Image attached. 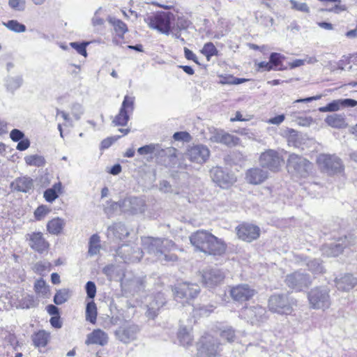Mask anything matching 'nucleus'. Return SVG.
<instances>
[{
  "label": "nucleus",
  "mask_w": 357,
  "mask_h": 357,
  "mask_svg": "<svg viewBox=\"0 0 357 357\" xmlns=\"http://www.w3.org/2000/svg\"><path fill=\"white\" fill-rule=\"evenodd\" d=\"M190 243L196 250L209 255H222L226 250V244L206 230H198L190 236Z\"/></svg>",
  "instance_id": "nucleus-1"
},
{
  "label": "nucleus",
  "mask_w": 357,
  "mask_h": 357,
  "mask_svg": "<svg viewBox=\"0 0 357 357\" xmlns=\"http://www.w3.org/2000/svg\"><path fill=\"white\" fill-rule=\"evenodd\" d=\"M142 241L143 249L158 259L163 257L165 252H170L176 248V244L167 238L148 236L142 238Z\"/></svg>",
  "instance_id": "nucleus-2"
},
{
  "label": "nucleus",
  "mask_w": 357,
  "mask_h": 357,
  "mask_svg": "<svg viewBox=\"0 0 357 357\" xmlns=\"http://www.w3.org/2000/svg\"><path fill=\"white\" fill-rule=\"evenodd\" d=\"M317 163L322 172L330 176L341 174L344 170L342 159L335 154L321 153L317 158Z\"/></svg>",
  "instance_id": "nucleus-3"
},
{
  "label": "nucleus",
  "mask_w": 357,
  "mask_h": 357,
  "mask_svg": "<svg viewBox=\"0 0 357 357\" xmlns=\"http://www.w3.org/2000/svg\"><path fill=\"white\" fill-rule=\"evenodd\" d=\"M287 169L292 175L301 177H307L312 169V164L301 155L291 153L287 159Z\"/></svg>",
  "instance_id": "nucleus-4"
},
{
  "label": "nucleus",
  "mask_w": 357,
  "mask_h": 357,
  "mask_svg": "<svg viewBox=\"0 0 357 357\" xmlns=\"http://www.w3.org/2000/svg\"><path fill=\"white\" fill-rule=\"evenodd\" d=\"M294 302L287 294H274L268 299L269 310L280 314H290Z\"/></svg>",
  "instance_id": "nucleus-5"
},
{
  "label": "nucleus",
  "mask_w": 357,
  "mask_h": 357,
  "mask_svg": "<svg viewBox=\"0 0 357 357\" xmlns=\"http://www.w3.org/2000/svg\"><path fill=\"white\" fill-rule=\"evenodd\" d=\"M310 307L314 309H328L331 305L329 291L326 288L316 287L308 292Z\"/></svg>",
  "instance_id": "nucleus-6"
},
{
  "label": "nucleus",
  "mask_w": 357,
  "mask_h": 357,
  "mask_svg": "<svg viewBox=\"0 0 357 357\" xmlns=\"http://www.w3.org/2000/svg\"><path fill=\"white\" fill-rule=\"evenodd\" d=\"M356 243L353 235L349 234L338 238L335 242L322 246L321 251L328 257H336L341 254L344 248L351 246Z\"/></svg>",
  "instance_id": "nucleus-7"
},
{
  "label": "nucleus",
  "mask_w": 357,
  "mask_h": 357,
  "mask_svg": "<svg viewBox=\"0 0 357 357\" xmlns=\"http://www.w3.org/2000/svg\"><path fill=\"white\" fill-rule=\"evenodd\" d=\"M198 347L197 357H215L220 351V343L217 338L206 335L201 338Z\"/></svg>",
  "instance_id": "nucleus-8"
},
{
  "label": "nucleus",
  "mask_w": 357,
  "mask_h": 357,
  "mask_svg": "<svg viewBox=\"0 0 357 357\" xmlns=\"http://www.w3.org/2000/svg\"><path fill=\"white\" fill-rule=\"evenodd\" d=\"M241 317L252 325H260L268 319L266 309L260 305H255L243 308Z\"/></svg>",
  "instance_id": "nucleus-9"
},
{
  "label": "nucleus",
  "mask_w": 357,
  "mask_h": 357,
  "mask_svg": "<svg viewBox=\"0 0 357 357\" xmlns=\"http://www.w3.org/2000/svg\"><path fill=\"white\" fill-rule=\"evenodd\" d=\"M139 331L138 325L132 322H125L115 331V335L121 342L128 344L137 339Z\"/></svg>",
  "instance_id": "nucleus-10"
},
{
  "label": "nucleus",
  "mask_w": 357,
  "mask_h": 357,
  "mask_svg": "<svg viewBox=\"0 0 357 357\" xmlns=\"http://www.w3.org/2000/svg\"><path fill=\"white\" fill-rule=\"evenodd\" d=\"M172 291L176 299L190 300L197 296L200 292V288L196 283L185 282L175 285Z\"/></svg>",
  "instance_id": "nucleus-11"
},
{
  "label": "nucleus",
  "mask_w": 357,
  "mask_h": 357,
  "mask_svg": "<svg viewBox=\"0 0 357 357\" xmlns=\"http://www.w3.org/2000/svg\"><path fill=\"white\" fill-rule=\"evenodd\" d=\"M135 98L126 96L122 102L119 114L112 121L114 126H124L127 124L130 117L129 114L132 113L134 109Z\"/></svg>",
  "instance_id": "nucleus-12"
},
{
  "label": "nucleus",
  "mask_w": 357,
  "mask_h": 357,
  "mask_svg": "<svg viewBox=\"0 0 357 357\" xmlns=\"http://www.w3.org/2000/svg\"><path fill=\"white\" fill-rule=\"evenodd\" d=\"M144 207L145 202L144 199L136 197H126L119 202V208L126 213H141L144 211Z\"/></svg>",
  "instance_id": "nucleus-13"
},
{
  "label": "nucleus",
  "mask_w": 357,
  "mask_h": 357,
  "mask_svg": "<svg viewBox=\"0 0 357 357\" xmlns=\"http://www.w3.org/2000/svg\"><path fill=\"white\" fill-rule=\"evenodd\" d=\"M256 294V290L247 284L234 286L229 291L231 298L238 303L250 300Z\"/></svg>",
  "instance_id": "nucleus-14"
},
{
  "label": "nucleus",
  "mask_w": 357,
  "mask_h": 357,
  "mask_svg": "<svg viewBox=\"0 0 357 357\" xmlns=\"http://www.w3.org/2000/svg\"><path fill=\"white\" fill-rule=\"evenodd\" d=\"M285 282L289 287L301 291L303 288L307 287L311 284V280L308 275L296 271L287 275Z\"/></svg>",
  "instance_id": "nucleus-15"
},
{
  "label": "nucleus",
  "mask_w": 357,
  "mask_h": 357,
  "mask_svg": "<svg viewBox=\"0 0 357 357\" xmlns=\"http://www.w3.org/2000/svg\"><path fill=\"white\" fill-rule=\"evenodd\" d=\"M210 156V151L203 144L194 145L189 147L186 152V157L192 162L203 164Z\"/></svg>",
  "instance_id": "nucleus-16"
},
{
  "label": "nucleus",
  "mask_w": 357,
  "mask_h": 357,
  "mask_svg": "<svg viewBox=\"0 0 357 357\" xmlns=\"http://www.w3.org/2000/svg\"><path fill=\"white\" fill-rule=\"evenodd\" d=\"M282 159L278 153L273 149H268L262 153L259 157V163L261 167L276 172L279 169Z\"/></svg>",
  "instance_id": "nucleus-17"
},
{
  "label": "nucleus",
  "mask_w": 357,
  "mask_h": 357,
  "mask_svg": "<svg viewBox=\"0 0 357 357\" xmlns=\"http://www.w3.org/2000/svg\"><path fill=\"white\" fill-rule=\"evenodd\" d=\"M158 151H155V158L158 162L165 165V167H172L176 163V153L177 149L172 147L162 148V145L160 144Z\"/></svg>",
  "instance_id": "nucleus-18"
},
{
  "label": "nucleus",
  "mask_w": 357,
  "mask_h": 357,
  "mask_svg": "<svg viewBox=\"0 0 357 357\" xmlns=\"http://www.w3.org/2000/svg\"><path fill=\"white\" fill-rule=\"evenodd\" d=\"M224 278V273L218 268H207L202 273V282L208 287L220 284Z\"/></svg>",
  "instance_id": "nucleus-19"
},
{
  "label": "nucleus",
  "mask_w": 357,
  "mask_h": 357,
  "mask_svg": "<svg viewBox=\"0 0 357 357\" xmlns=\"http://www.w3.org/2000/svg\"><path fill=\"white\" fill-rule=\"evenodd\" d=\"M238 237L246 242H252L260 236V228L252 224H242L237 228Z\"/></svg>",
  "instance_id": "nucleus-20"
},
{
  "label": "nucleus",
  "mask_w": 357,
  "mask_h": 357,
  "mask_svg": "<svg viewBox=\"0 0 357 357\" xmlns=\"http://www.w3.org/2000/svg\"><path fill=\"white\" fill-rule=\"evenodd\" d=\"M149 26L157 29L162 33L168 34L170 30V19L168 14L162 13L153 17H149Z\"/></svg>",
  "instance_id": "nucleus-21"
},
{
  "label": "nucleus",
  "mask_w": 357,
  "mask_h": 357,
  "mask_svg": "<svg viewBox=\"0 0 357 357\" xmlns=\"http://www.w3.org/2000/svg\"><path fill=\"white\" fill-rule=\"evenodd\" d=\"M210 172L212 180L221 188H227L234 182L233 175L225 172L221 167H213Z\"/></svg>",
  "instance_id": "nucleus-22"
},
{
  "label": "nucleus",
  "mask_w": 357,
  "mask_h": 357,
  "mask_svg": "<svg viewBox=\"0 0 357 357\" xmlns=\"http://www.w3.org/2000/svg\"><path fill=\"white\" fill-rule=\"evenodd\" d=\"M26 239L29 242L30 248L39 253L46 251L50 245L41 232L28 234L26 236Z\"/></svg>",
  "instance_id": "nucleus-23"
},
{
  "label": "nucleus",
  "mask_w": 357,
  "mask_h": 357,
  "mask_svg": "<svg viewBox=\"0 0 357 357\" xmlns=\"http://www.w3.org/2000/svg\"><path fill=\"white\" fill-rule=\"evenodd\" d=\"M211 141L215 143H220L228 147H234L240 144V139L225 131L216 130L211 137Z\"/></svg>",
  "instance_id": "nucleus-24"
},
{
  "label": "nucleus",
  "mask_w": 357,
  "mask_h": 357,
  "mask_svg": "<svg viewBox=\"0 0 357 357\" xmlns=\"http://www.w3.org/2000/svg\"><path fill=\"white\" fill-rule=\"evenodd\" d=\"M118 254L121 255V257L128 262H137L143 257V251L139 248H132L128 245H121L118 250Z\"/></svg>",
  "instance_id": "nucleus-25"
},
{
  "label": "nucleus",
  "mask_w": 357,
  "mask_h": 357,
  "mask_svg": "<svg viewBox=\"0 0 357 357\" xmlns=\"http://www.w3.org/2000/svg\"><path fill=\"white\" fill-rule=\"evenodd\" d=\"M267 178L268 172L259 167L250 168L245 173V180L252 185H259Z\"/></svg>",
  "instance_id": "nucleus-26"
},
{
  "label": "nucleus",
  "mask_w": 357,
  "mask_h": 357,
  "mask_svg": "<svg viewBox=\"0 0 357 357\" xmlns=\"http://www.w3.org/2000/svg\"><path fill=\"white\" fill-rule=\"evenodd\" d=\"M165 298L163 294L158 293L147 305L146 317L154 319L158 314L160 309L165 305Z\"/></svg>",
  "instance_id": "nucleus-27"
},
{
  "label": "nucleus",
  "mask_w": 357,
  "mask_h": 357,
  "mask_svg": "<svg viewBox=\"0 0 357 357\" xmlns=\"http://www.w3.org/2000/svg\"><path fill=\"white\" fill-rule=\"evenodd\" d=\"M109 340L108 335L101 329H95L89 333L85 340L86 345L99 344L105 346L107 344Z\"/></svg>",
  "instance_id": "nucleus-28"
},
{
  "label": "nucleus",
  "mask_w": 357,
  "mask_h": 357,
  "mask_svg": "<svg viewBox=\"0 0 357 357\" xmlns=\"http://www.w3.org/2000/svg\"><path fill=\"white\" fill-rule=\"evenodd\" d=\"M335 284L339 290L347 291L357 284V278L351 274H345L340 279H335Z\"/></svg>",
  "instance_id": "nucleus-29"
},
{
  "label": "nucleus",
  "mask_w": 357,
  "mask_h": 357,
  "mask_svg": "<svg viewBox=\"0 0 357 357\" xmlns=\"http://www.w3.org/2000/svg\"><path fill=\"white\" fill-rule=\"evenodd\" d=\"M15 190L22 192H28L33 188V180L28 176L17 178L10 184Z\"/></svg>",
  "instance_id": "nucleus-30"
},
{
  "label": "nucleus",
  "mask_w": 357,
  "mask_h": 357,
  "mask_svg": "<svg viewBox=\"0 0 357 357\" xmlns=\"http://www.w3.org/2000/svg\"><path fill=\"white\" fill-rule=\"evenodd\" d=\"M107 235H112L116 238L122 239L129 235V231L124 224L116 222L108 227Z\"/></svg>",
  "instance_id": "nucleus-31"
},
{
  "label": "nucleus",
  "mask_w": 357,
  "mask_h": 357,
  "mask_svg": "<svg viewBox=\"0 0 357 357\" xmlns=\"http://www.w3.org/2000/svg\"><path fill=\"white\" fill-rule=\"evenodd\" d=\"M50 335L45 331H39L32 336V341L36 347H45L50 341Z\"/></svg>",
  "instance_id": "nucleus-32"
},
{
  "label": "nucleus",
  "mask_w": 357,
  "mask_h": 357,
  "mask_svg": "<svg viewBox=\"0 0 357 357\" xmlns=\"http://www.w3.org/2000/svg\"><path fill=\"white\" fill-rule=\"evenodd\" d=\"M325 122L329 126L335 128H342L347 126L344 116L337 114L327 116L325 119Z\"/></svg>",
  "instance_id": "nucleus-33"
},
{
  "label": "nucleus",
  "mask_w": 357,
  "mask_h": 357,
  "mask_svg": "<svg viewBox=\"0 0 357 357\" xmlns=\"http://www.w3.org/2000/svg\"><path fill=\"white\" fill-rule=\"evenodd\" d=\"M63 225L64 220L60 218H56L47 222V229L50 234L57 235L62 231Z\"/></svg>",
  "instance_id": "nucleus-34"
},
{
  "label": "nucleus",
  "mask_w": 357,
  "mask_h": 357,
  "mask_svg": "<svg viewBox=\"0 0 357 357\" xmlns=\"http://www.w3.org/2000/svg\"><path fill=\"white\" fill-rule=\"evenodd\" d=\"M107 21L112 25L119 36H123L128 31L127 25L121 20L114 17H109Z\"/></svg>",
  "instance_id": "nucleus-35"
},
{
  "label": "nucleus",
  "mask_w": 357,
  "mask_h": 357,
  "mask_svg": "<svg viewBox=\"0 0 357 357\" xmlns=\"http://www.w3.org/2000/svg\"><path fill=\"white\" fill-rule=\"evenodd\" d=\"M178 338L181 344L183 346L191 345L193 340L190 329L186 327H181L179 328Z\"/></svg>",
  "instance_id": "nucleus-36"
},
{
  "label": "nucleus",
  "mask_w": 357,
  "mask_h": 357,
  "mask_svg": "<svg viewBox=\"0 0 357 357\" xmlns=\"http://www.w3.org/2000/svg\"><path fill=\"white\" fill-rule=\"evenodd\" d=\"M23 83V78L21 75L16 77H8L6 79V87L8 91L13 93L18 89Z\"/></svg>",
  "instance_id": "nucleus-37"
},
{
  "label": "nucleus",
  "mask_w": 357,
  "mask_h": 357,
  "mask_svg": "<svg viewBox=\"0 0 357 357\" xmlns=\"http://www.w3.org/2000/svg\"><path fill=\"white\" fill-rule=\"evenodd\" d=\"M37 305L38 301L34 298V296L28 294H23L18 303L19 307L22 309L35 307Z\"/></svg>",
  "instance_id": "nucleus-38"
},
{
  "label": "nucleus",
  "mask_w": 357,
  "mask_h": 357,
  "mask_svg": "<svg viewBox=\"0 0 357 357\" xmlns=\"http://www.w3.org/2000/svg\"><path fill=\"white\" fill-rule=\"evenodd\" d=\"M71 296V291L68 289H61L56 291L54 296V302L56 305H61L67 302Z\"/></svg>",
  "instance_id": "nucleus-39"
},
{
  "label": "nucleus",
  "mask_w": 357,
  "mask_h": 357,
  "mask_svg": "<svg viewBox=\"0 0 357 357\" xmlns=\"http://www.w3.org/2000/svg\"><path fill=\"white\" fill-rule=\"evenodd\" d=\"M160 144L151 143L139 147L137 149V153L140 155H152L155 157V151H158Z\"/></svg>",
  "instance_id": "nucleus-40"
},
{
  "label": "nucleus",
  "mask_w": 357,
  "mask_h": 357,
  "mask_svg": "<svg viewBox=\"0 0 357 357\" xmlns=\"http://www.w3.org/2000/svg\"><path fill=\"white\" fill-rule=\"evenodd\" d=\"M100 237L97 234L92 235L89 243V255L90 256L97 255L100 251Z\"/></svg>",
  "instance_id": "nucleus-41"
},
{
  "label": "nucleus",
  "mask_w": 357,
  "mask_h": 357,
  "mask_svg": "<svg viewBox=\"0 0 357 357\" xmlns=\"http://www.w3.org/2000/svg\"><path fill=\"white\" fill-rule=\"evenodd\" d=\"M97 317V308L93 301L89 302L86 307V319L92 324H94Z\"/></svg>",
  "instance_id": "nucleus-42"
},
{
  "label": "nucleus",
  "mask_w": 357,
  "mask_h": 357,
  "mask_svg": "<svg viewBox=\"0 0 357 357\" xmlns=\"http://www.w3.org/2000/svg\"><path fill=\"white\" fill-rule=\"evenodd\" d=\"M302 134L295 130L291 129L289 131L288 142L295 147H299L302 144Z\"/></svg>",
  "instance_id": "nucleus-43"
},
{
  "label": "nucleus",
  "mask_w": 357,
  "mask_h": 357,
  "mask_svg": "<svg viewBox=\"0 0 357 357\" xmlns=\"http://www.w3.org/2000/svg\"><path fill=\"white\" fill-rule=\"evenodd\" d=\"M284 59V56L280 53L273 52L271 54L269 61L274 70H284V68L280 66H282V61Z\"/></svg>",
  "instance_id": "nucleus-44"
},
{
  "label": "nucleus",
  "mask_w": 357,
  "mask_h": 357,
  "mask_svg": "<svg viewBox=\"0 0 357 357\" xmlns=\"http://www.w3.org/2000/svg\"><path fill=\"white\" fill-rule=\"evenodd\" d=\"M24 160L28 165L41 167L45 163V158L38 155H30L24 158Z\"/></svg>",
  "instance_id": "nucleus-45"
},
{
  "label": "nucleus",
  "mask_w": 357,
  "mask_h": 357,
  "mask_svg": "<svg viewBox=\"0 0 357 357\" xmlns=\"http://www.w3.org/2000/svg\"><path fill=\"white\" fill-rule=\"evenodd\" d=\"M3 25L9 30L16 33H22L26 31L25 25L18 22L17 20H9L7 22H3Z\"/></svg>",
  "instance_id": "nucleus-46"
},
{
  "label": "nucleus",
  "mask_w": 357,
  "mask_h": 357,
  "mask_svg": "<svg viewBox=\"0 0 357 357\" xmlns=\"http://www.w3.org/2000/svg\"><path fill=\"white\" fill-rule=\"evenodd\" d=\"M201 52L206 56L207 60L209 61L210 58L213 56L217 55L218 52L215 45L212 43L209 42L204 45Z\"/></svg>",
  "instance_id": "nucleus-47"
},
{
  "label": "nucleus",
  "mask_w": 357,
  "mask_h": 357,
  "mask_svg": "<svg viewBox=\"0 0 357 357\" xmlns=\"http://www.w3.org/2000/svg\"><path fill=\"white\" fill-rule=\"evenodd\" d=\"M309 271L314 274H319L324 272V266L319 259H312L307 263Z\"/></svg>",
  "instance_id": "nucleus-48"
},
{
  "label": "nucleus",
  "mask_w": 357,
  "mask_h": 357,
  "mask_svg": "<svg viewBox=\"0 0 357 357\" xmlns=\"http://www.w3.org/2000/svg\"><path fill=\"white\" fill-rule=\"evenodd\" d=\"M35 291L43 296H46L49 292V289L46 286L45 282L43 280H38L34 284Z\"/></svg>",
  "instance_id": "nucleus-49"
},
{
  "label": "nucleus",
  "mask_w": 357,
  "mask_h": 357,
  "mask_svg": "<svg viewBox=\"0 0 357 357\" xmlns=\"http://www.w3.org/2000/svg\"><path fill=\"white\" fill-rule=\"evenodd\" d=\"M340 102V99L335 100L332 101L331 102L328 103L326 106L319 107V111H320L321 112L338 111L341 107V105Z\"/></svg>",
  "instance_id": "nucleus-50"
},
{
  "label": "nucleus",
  "mask_w": 357,
  "mask_h": 357,
  "mask_svg": "<svg viewBox=\"0 0 357 357\" xmlns=\"http://www.w3.org/2000/svg\"><path fill=\"white\" fill-rule=\"evenodd\" d=\"M220 337L228 342H232L236 337L235 331L231 327L226 328L221 331Z\"/></svg>",
  "instance_id": "nucleus-51"
},
{
  "label": "nucleus",
  "mask_w": 357,
  "mask_h": 357,
  "mask_svg": "<svg viewBox=\"0 0 357 357\" xmlns=\"http://www.w3.org/2000/svg\"><path fill=\"white\" fill-rule=\"evenodd\" d=\"M50 212V209L47 206H39L34 212L35 218L37 220H40L43 219Z\"/></svg>",
  "instance_id": "nucleus-52"
},
{
  "label": "nucleus",
  "mask_w": 357,
  "mask_h": 357,
  "mask_svg": "<svg viewBox=\"0 0 357 357\" xmlns=\"http://www.w3.org/2000/svg\"><path fill=\"white\" fill-rule=\"evenodd\" d=\"M119 208V202H115L112 201H108L107 202V206L104 207V212L107 215V217H111L115 211Z\"/></svg>",
  "instance_id": "nucleus-53"
},
{
  "label": "nucleus",
  "mask_w": 357,
  "mask_h": 357,
  "mask_svg": "<svg viewBox=\"0 0 357 357\" xmlns=\"http://www.w3.org/2000/svg\"><path fill=\"white\" fill-rule=\"evenodd\" d=\"M9 6L17 11H23L25 9V0H9Z\"/></svg>",
  "instance_id": "nucleus-54"
},
{
  "label": "nucleus",
  "mask_w": 357,
  "mask_h": 357,
  "mask_svg": "<svg viewBox=\"0 0 357 357\" xmlns=\"http://www.w3.org/2000/svg\"><path fill=\"white\" fill-rule=\"evenodd\" d=\"M88 45V43H78L76 42H73L70 43V45L76 50V51L81 55L84 56H86V47Z\"/></svg>",
  "instance_id": "nucleus-55"
},
{
  "label": "nucleus",
  "mask_w": 357,
  "mask_h": 357,
  "mask_svg": "<svg viewBox=\"0 0 357 357\" xmlns=\"http://www.w3.org/2000/svg\"><path fill=\"white\" fill-rule=\"evenodd\" d=\"M290 3L293 9L307 13L310 12L309 7L305 3L298 2L295 0H290Z\"/></svg>",
  "instance_id": "nucleus-56"
},
{
  "label": "nucleus",
  "mask_w": 357,
  "mask_h": 357,
  "mask_svg": "<svg viewBox=\"0 0 357 357\" xmlns=\"http://www.w3.org/2000/svg\"><path fill=\"white\" fill-rule=\"evenodd\" d=\"M85 289L87 296L89 298H93L96 294V287L95 283L92 281L87 282L85 286Z\"/></svg>",
  "instance_id": "nucleus-57"
},
{
  "label": "nucleus",
  "mask_w": 357,
  "mask_h": 357,
  "mask_svg": "<svg viewBox=\"0 0 357 357\" xmlns=\"http://www.w3.org/2000/svg\"><path fill=\"white\" fill-rule=\"evenodd\" d=\"M72 113L74 117L77 120H79L84 113V109L82 105L79 103L73 104L72 106Z\"/></svg>",
  "instance_id": "nucleus-58"
},
{
  "label": "nucleus",
  "mask_w": 357,
  "mask_h": 357,
  "mask_svg": "<svg viewBox=\"0 0 357 357\" xmlns=\"http://www.w3.org/2000/svg\"><path fill=\"white\" fill-rule=\"evenodd\" d=\"M173 138L176 141L189 142L191 137L187 132H176L173 135Z\"/></svg>",
  "instance_id": "nucleus-59"
},
{
  "label": "nucleus",
  "mask_w": 357,
  "mask_h": 357,
  "mask_svg": "<svg viewBox=\"0 0 357 357\" xmlns=\"http://www.w3.org/2000/svg\"><path fill=\"white\" fill-rule=\"evenodd\" d=\"M44 197L46 201L52 202L58 197V194L56 193L54 190L48 188L44 192Z\"/></svg>",
  "instance_id": "nucleus-60"
},
{
  "label": "nucleus",
  "mask_w": 357,
  "mask_h": 357,
  "mask_svg": "<svg viewBox=\"0 0 357 357\" xmlns=\"http://www.w3.org/2000/svg\"><path fill=\"white\" fill-rule=\"evenodd\" d=\"M51 265L49 262L39 261L35 265V270L36 272L43 273L45 271H49Z\"/></svg>",
  "instance_id": "nucleus-61"
},
{
  "label": "nucleus",
  "mask_w": 357,
  "mask_h": 357,
  "mask_svg": "<svg viewBox=\"0 0 357 357\" xmlns=\"http://www.w3.org/2000/svg\"><path fill=\"white\" fill-rule=\"evenodd\" d=\"M10 137L13 141L19 142L24 139V134L18 129H13L10 133Z\"/></svg>",
  "instance_id": "nucleus-62"
},
{
  "label": "nucleus",
  "mask_w": 357,
  "mask_h": 357,
  "mask_svg": "<svg viewBox=\"0 0 357 357\" xmlns=\"http://www.w3.org/2000/svg\"><path fill=\"white\" fill-rule=\"evenodd\" d=\"M341 107H354L357 105V100L346 98V99H340Z\"/></svg>",
  "instance_id": "nucleus-63"
},
{
  "label": "nucleus",
  "mask_w": 357,
  "mask_h": 357,
  "mask_svg": "<svg viewBox=\"0 0 357 357\" xmlns=\"http://www.w3.org/2000/svg\"><path fill=\"white\" fill-rule=\"evenodd\" d=\"M284 119L285 116L284 114H280L275 117L269 119L267 121V123L269 124L280 125L284 121Z\"/></svg>",
  "instance_id": "nucleus-64"
}]
</instances>
